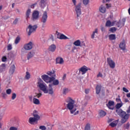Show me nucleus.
Here are the masks:
<instances>
[{
	"label": "nucleus",
	"instance_id": "obj_1",
	"mask_svg": "<svg viewBox=\"0 0 130 130\" xmlns=\"http://www.w3.org/2000/svg\"><path fill=\"white\" fill-rule=\"evenodd\" d=\"M38 87H39L40 90L43 91L45 94H49V95H53V88L51 85H48V87L43 83V81L39 79L38 82Z\"/></svg>",
	"mask_w": 130,
	"mask_h": 130
},
{
	"label": "nucleus",
	"instance_id": "obj_2",
	"mask_svg": "<svg viewBox=\"0 0 130 130\" xmlns=\"http://www.w3.org/2000/svg\"><path fill=\"white\" fill-rule=\"evenodd\" d=\"M67 109L70 111V113L73 115L76 116L79 113V110H77V105L75 104V101L70 98L68 101V104L67 105Z\"/></svg>",
	"mask_w": 130,
	"mask_h": 130
},
{
	"label": "nucleus",
	"instance_id": "obj_3",
	"mask_svg": "<svg viewBox=\"0 0 130 130\" xmlns=\"http://www.w3.org/2000/svg\"><path fill=\"white\" fill-rule=\"evenodd\" d=\"M120 107H121V104H117L116 105V108L117 109L116 110V112L122 117L121 120V123H125L126 121L128 119L129 117V114H126V112L122 111V110L119 109Z\"/></svg>",
	"mask_w": 130,
	"mask_h": 130
},
{
	"label": "nucleus",
	"instance_id": "obj_4",
	"mask_svg": "<svg viewBox=\"0 0 130 130\" xmlns=\"http://www.w3.org/2000/svg\"><path fill=\"white\" fill-rule=\"evenodd\" d=\"M42 78L46 83L49 84V85L52 87L59 85V81L57 79H55V77L49 78V76L44 75L42 76Z\"/></svg>",
	"mask_w": 130,
	"mask_h": 130
},
{
	"label": "nucleus",
	"instance_id": "obj_5",
	"mask_svg": "<svg viewBox=\"0 0 130 130\" xmlns=\"http://www.w3.org/2000/svg\"><path fill=\"white\" fill-rule=\"evenodd\" d=\"M72 2L73 3L74 6H75V12L77 14V18H79V17H80V16H81V15L82 14V12L81 11L82 4L79 3L77 5H76V3H77L76 0H72Z\"/></svg>",
	"mask_w": 130,
	"mask_h": 130
},
{
	"label": "nucleus",
	"instance_id": "obj_6",
	"mask_svg": "<svg viewBox=\"0 0 130 130\" xmlns=\"http://www.w3.org/2000/svg\"><path fill=\"white\" fill-rule=\"evenodd\" d=\"M37 29V25H35L34 26H32V25L30 24L27 27V28L26 29V31L28 32V36H30L33 32H35V31H36V29Z\"/></svg>",
	"mask_w": 130,
	"mask_h": 130
},
{
	"label": "nucleus",
	"instance_id": "obj_7",
	"mask_svg": "<svg viewBox=\"0 0 130 130\" xmlns=\"http://www.w3.org/2000/svg\"><path fill=\"white\" fill-rule=\"evenodd\" d=\"M107 62L109 66L110 69H115V62L110 58H107Z\"/></svg>",
	"mask_w": 130,
	"mask_h": 130
},
{
	"label": "nucleus",
	"instance_id": "obj_8",
	"mask_svg": "<svg viewBox=\"0 0 130 130\" xmlns=\"http://www.w3.org/2000/svg\"><path fill=\"white\" fill-rule=\"evenodd\" d=\"M48 18V16L47 15V12L44 11L42 14L41 22L43 24H45L46 22H47V18Z\"/></svg>",
	"mask_w": 130,
	"mask_h": 130
},
{
	"label": "nucleus",
	"instance_id": "obj_9",
	"mask_svg": "<svg viewBox=\"0 0 130 130\" xmlns=\"http://www.w3.org/2000/svg\"><path fill=\"white\" fill-rule=\"evenodd\" d=\"M40 4L43 10H48V4L46 3V0H41Z\"/></svg>",
	"mask_w": 130,
	"mask_h": 130
},
{
	"label": "nucleus",
	"instance_id": "obj_10",
	"mask_svg": "<svg viewBox=\"0 0 130 130\" xmlns=\"http://www.w3.org/2000/svg\"><path fill=\"white\" fill-rule=\"evenodd\" d=\"M33 48V43L30 42L29 43L26 44L24 46V49L25 50H31Z\"/></svg>",
	"mask_w": 130,
	"mask_h": 130
},
{
	"label": "nucleus",
	"instance_id": "obj_11",
	"mask_svg": "<svg viewBox=\"0 0 130 130\" xmlns=\"http://www.w3.org/2000/svg\"><path fill=\"white\" fill-rule=\"evenodd\" d=\"M39 18V12L37 11H35L32 14V20L36 21V20H38Z\"/></svg>",
	"mask_w": 130,
	"mask_h": 130
},
{
	"label": "nucleus",
	"instance_id": "obj_12",
	"mask_svg": "<svg viewBox=\"0 0 130 130\" xmlns=\"http://www.w3.org/2000/svg\"><path fill=\"white\" fill-rule=\"evenodd\" d=\"M107 106L109 109L113 110L114 108V102L112 101H109L108 103L107 104Z\"/></svg>",
	"mask_w": 130,
	"mask_h": 130
},
{
	"label": "nucleus",
	"instance_id": "obj_13",
	"mask_svg": "<svg viewBox=\"0 0 130 130\" xmlns=\"http://www.w3.org/2000/svg\"><path fill=\"white\" fill-rule=\"evenodd\" d=\"M47 75L49 76V78H55L56 77V75H55V71L54 70H52L51 71H48L47 73Z\"/></svg>",
	"mask_w": 130,
	"mask_h": 130
},
{
	"label": "nucleus",
	"instance_id": "obj_14",
	"mask_svg": "<svg viewBox=\"0 0 130 130\" xmlns=\"http://www.w3.org/2000/svg\"><path fill=\"white\" fill-rule=\"evenodd\" d=\"M79 73H82V75H84L87 72H88V69L87 67L84 66L79 69Z\"/></svg>",
	"mask_w": 130,
	"mask_h": 130
},
{
	"label": "nucleus",
	"instance_id": "obj_15",
	"mask_svg": "<svg viewBox=\"0 0 130 130\" xmlns=\"http://www.w3.org/2000/svg\"><path fill=\"white\" fill-rule=\"evenodd\" d=\"M35 55V51L31 50L30 52H29L27 54V58L28 60L30 59V58H32L33 56Z\"/></svg>",
	"mask_w": 130,
	"mask_h": 130
},
{
	"label": "nucleus",
	"instance_id": "obj_16",
	"mask_svg": "<svg viewBox=\"0 0 130 130\" xmlns=\"http://www.w3.org/2000/svg\"><path fill=\"white\" fill-rule=\"evenodd\" d=\"M33 116L37 121H38V120H39V119H40V116H39V115L38 114V112H37V111L36 110L34 111Z\"/></svg>",
	"mask_w": 130,
	"mask_h": 130
},
{
	"label": "nucleus",
	"instance_id": "obj_17",
	"mask_svg": "<svg viewBox=\"0 0 130 130\" xmlns=\"http://www.w3.org/2000/svg\"><path fill=\"white\" fill-rule=\"evenodd\" d=\"M119 48L122 50H125V41L123 40L119 44Z\"/></svg>",
	"mask_w": 130,
	"mask_h": 130
},
{
	"label": "nucleus",
	"instance_id": "obj_18",
	"mask_svg": "<svg viewBox=\"0 0 130 130\" xmlns=\"http://www.w3.org/2000/svg\"><path fill=\"white\" fill-rule=\"evenodd\" d=\"M57 38H58V39H69V38L68 37H67V36H64L63 34H59L58 33L57 34Z\"/></svg>",
	"mask_w": 130,
	"mask_h": 130
},
{
	"label": "nucleus",
	"instance_id": "obj_19",
	"mask_svg": "<svg viewBox=\"0 0 130 130\" xmlns=\"http://www.w3.org/2000/svg\"><path fill=\"white\" fill-rule=\"evenodd\" d=\"M102 88V86L101 85H97L95 87L96 90V94L98 95L100 94V92H101V89Z\"/></svg>",
	"mask_w": 130,
	"mask_h": 130
},
{
	"label": "nucleus",
	"instance_id": "obj_20",
	"mask_svg": "<svg viewBox=\"0 0 130 130\" xmlns=\"http://www.w3.org/2000/svg\"><path fill=\"white\" fill-rule=\"evenodd\" d=\"M56 63H59V64H62L63 63V59L61 57H57L56 58Z\"/></svg>",
	"mask_w": 130,
	"mask_h": 130
},
{
	"label": "nucleus",
	"instance_id": "obj_21",
	"mask_svg": "<svg viewBox=\"0 0 130 130\" xmlns=\"http://www.w3.org/2000/svg\"><path fill=\"white\" fill-rule=\"evenodd\" d=\"M119 120L118 119L117 120L113 121V122L109 124L110 126H111V127H115V126L117 125Z\"/></svg>",
	"mask_w": 130,
	"mask_h": 130
},
{
	"label": "nucleus",
	"instance_id": "obj_22",
	"mask_svg": "<svg viewBox=\"0 0 130 130\" xmlns=\"http://www.w3.org/2000/svg\"><path fill=\"white\" fill-rule=\"evenodd\" d=\"M56 49V46H55L54 44H52L49 48V51H51V52H54V51H55Z\"/></svg>",
	"mask_w": 130,
	"mask_h": 130
},
{
	"label": "nucleus",
	"instance_id": "obj_23",
	"mask_svg": "<svg viewBox=\"0 0 130 130\" xmlns=\"http://www.w3.org/2000/svg\"><path fill=\"white\" fill-rule=\"evenodd\" d=\"M16 69V67L15 66V64H13L10 67V70L9 71V74L10 75H13L14 73H15V70Z\"/></svg>",
	"mask_w": 130,
	"mask_h": 130
},
{
	"label": "nucleus",
	"instance_id": "obj_24",
	"mask_svg": "<svg viewBox=\"0 0 130 130\" xmlns=\"http://www.w3.org/2000/svg\"><path fill=\"white\" fill-rule=\"evenodd\" d=\"M28 122L30 124H34V122H37V121L34 117H30L28 119Z\"/></svg>",
	"mask_w": 130,
	"mask_h": 130
},
{
	"label": "nucleus",
	"instance_id": "obj_25",
	"mask_svg": "<svg viewBox=\"0 0 130 130\" xmlns=\"http://www.w3.org/2000/svg\"><path fill=\"white\" fill-rule=\"evenodd\" d=\"M99 11L101 13H105V12H106V8H105V6L102 5L99 8Z\"/></svg>",
	"mask_w": 130,
	"mask_h": 130
},
{
	"label": "nucleus",
	"instance_id": "obj_26",
	"mask_svg": "<svg viewBox=\"0 0 130 130\" xmlns=\"http://www.w3.org/2000/svg\"><path fill=\"white\" fill-rule=\"evenodd\" d=\"M74 45H75V46H80V47L82 46H81V41H80V40H78L77 41H76L75 42H74L73 43Z\"/></svg>",
	"mask_w": 130,
	"mask_h": 130
},
{
	"label": "nucleus",
	"instance_id": "obj_27",
	"mask_svg": "<svg viewBox=\"0 0 130 130\" xmlns=\"http://www.w3.org/2000/svg\"><path fill=\"white\" fill-rule=\"evenodd\" d=\"M99 114L101 117H104L106 115V113L103 110H100Z\"/></svg>",
	"mask_w": 130,
	"mask_h": 130
},
{
	"label": "nucleus",
	"instance_id": "obj_28",
	"mask_svg": "<svg viewBox=\"0 0 130 130\" xmlns=\"http://www.w3.org/2000/svg\"><path fill=\"white\" fill-rule=\"evenodd\" d=\"M33 103L34 104H36L37 105H39L40 104V101H39V100L34 98H33Z\"/></svg>",
	"mask_w": 130,
	"mask_h": 130
},
{
	"label": "nucleus",
	"instance_id": "obj_29",
	"mask_svg": "<svg viewBox=\"0 0 130 130\" xmlns=\"http://www.w3.org/2000/svg\"><path fill=\"white\" fill-rule=\"evenodd\" d=\"M109 39L110 40H115L116 39V37L115 35H113V34L110 35L109 36Z\"/></svg>",
	"mask_w": 130,
	"mask_h": 130
},
{
	"label": "nucleus",
	"instance_id": "obj_30",
	"mask_svg": "<svg viewBox=\"0 0 130 130\" xmlns=\"http://www.w3.org/2000/svg\"><path fill=\"white\" fill-rule=\"evenodd\" d=\"M95 34H98V29L97 28L95 29V31H94L91 35L92 39H94V38H95Z\"/></svg>",
	"mask_w": 130,
	"mask_h": 130
},
{
	"label": "nucleus",
	"instance_id": "obj_31",
	"mask_svg": "<svg viewBox=\"0 0 130 130\" xmlns=\"http://www.w3.org/2000/svg\"><path fill=\"white\" fill-rule=\"evenodd\" d=\"M84 130H91V124L89 123H87L85 126Z\"/></svg>",
	"mask_w": 130,
	"mask_h": 130
},
{
	"label": "nucleus",
	"instance_id": "obj_32",
	"mask_svg": "<svg viewBox=\"0 0 130 130\" xmlns=\"http://www.w3.org/2000/svg\"><path fill=\"white\" fill-rule=\"evenodd\" d=\"M30 73L28 72H26V75L25 76V79H26V80H29V79H30Z\"/></svg>",
	"mask_w": 130,
	"mask_h": 130
},
{
	"label": "nucleus",
	"instance_id": "obj_33",
	"mask_svg": "<svg viewBox=\"0 0 130 130\" xmlns=\"http://www.w3.org/2000/svg\"><path fill=\"white\" fill-rule=\"evenodd\" d=\"M31 13V10L30 9H28L26 11V18L28 19L29 18V16H30V14Z\"/></svg>",
	"mask_w": 130,
	"mask_h": 130
},
{
	"label": "nucleus",
	"instance_id": "obj_34",
	"mask_svg": "<svg viewBox=\"0 0 130 130\" xmlns=\"http://www.w3.org/2000/svg\"><path fill=\"white\" fill-rule=\"evenodd\" d=\"M106 27H111V21H110V20L107 21L106 23Z\"/></svg>",
	"mask_w": 130,
	"mask_h": 130
},
{
	"label": "nucleus",
	"instance_id": "obj_35",
	"mask_svg": "<svg viewBox=\"0 0 130 130\" xmlns=\"http://www.w3.org/2000/svg\"><path fill=\"white\" fill-rule=\"evenodd\" d=\"M116 28L115 27H111L109 29V31L110 32H112V33H114V32H116Z\"/></svg>",
	"mask_w": 130,
	"mask_h": 130
},
{
	"label": "nucleus",
	"instance_id": "obj_36",
	"mask_svg": "<svg viewBox=\"0 0 130 130\" xmlns=\"http://www.w3.org/2000/svg\"><path fill=\"white\" fill-rule=\"evenodd\" d=\"M20 39L21 38H20V37H17L15 39V44H18V42H20Z\"/></svg>",
	"mask_w": 130,
	"mask_h": 130
},
{
	"label": "nucleus",
	"instance_id": "obj_37",
	"mask_svg": "<svg viewBox=\"0 0 130 130\" xmlns=\"http://www.w3.org/2000/svg\"><path fill=\"white\" fill-rule=\"evenodd\" d=\"M90 0H83V4L84 6H87V5H89V2Z\"/></svg>",
	"mask_w": 130,
	"mask_h": 130
},
{
	"label": "nucleus",
	"instance_id": "obj_38",
	"mask_svg": "<svg viewBox=\"0 0 130 130\" xmlns=\"http://www.w3.org/2000/svg\"><path fill=\"white\" fill-rule=\"evenodd\" d=\"M18 22H19V18H15L13 22V25H17V24H18Z\"/></svg>",
	"mask_w": 130,
	"mask_h": 130
},
{
	"label": "nucleus",
	"instance_id": "obj_39",
	"mask_svg": "<svg viewBox=\"0 0 130 130\" xmlns=\"http://www.w3.org/2000/svg\"><path fill=\"white\" fill-rule=\"evenodd\" d=\"M123 126L126 129H128V128H129V123H127V124H125L123 125Z\"/></svg>",
	"mask_w": 130,
	"mask_h": 130
},
{
	"label": "nucleus",
	"instance_id": "obj_40",
	"mask_svg": "<svg viewBox=\"0 0 130 130\" xmlns=\"http://www.w3.org/2000/svg\"><path fill=\"white\" fill-rule=\"evenodd\" d=\"M7 56H4L2 58V61H3L4 62H6V61H7Z\"/></svg>",
	"mask_w": 130,
	"mask_h": 130
},
{
	"label": "nucleus",
	"instance_id": "obj_41",
	"mask_svg": "<svg viewBox=\"0 0 130 130\" xmlns=\"http://www.w3.org/2000/svg\"><path fill=\"white\" fill-rule=\"evenodd\" d=\"M36 95H35V97H37L38 98H40L41 96H42V93H36Z\"/></svg>",
	"mask_w": 130,
	"mask_h": 130
},
{
	"label": "nucleus",
	"instance_id": "obj_42",
	"mask_svg": "<svg viewBox=\"0 0 130 130\" xmlns=\"http://www.w3.org/2000/svg\"><path fill=\"white\" fill-rule=\"evenodd\" d=\"M6 93L8 95H10V94H11L12 93V89H8L6 90Z\"/></svg>",
	"mask_w": 130,
	"mask_h": 130
},
{
	"label": "nucleus",
	"instance_id": "obj_43",
	"mask_svg": "<svg viewBox=\"0 0 130 130\" xmlns=\"http://www.w3.org/2000/svg\"><path fill=\"white\" fill-rule=\"evenodd\" d=\"M69 92V89L68 88H65L63 89V94H67Z\"/></svg>",
	"mask_w": 130,
	"mask_h": 130
},
{
	"label": "nucleus",
	"instance_id": "obj_44",
	"mask_svg": "<svg viewBox=\"0 0 130 130\" xmlns=\"http://www.w3.org/2000/svg\"><path fill=\"white\" fill-rule=\"evenodd\" d=\"M97 77L98 78H103V75L101 72H100L98 74Z\"/></svg>",
	"mask_w": 130,
	"mask_h": 130
},
{
	"label": "nucleus",
	"instance_id": "obj_45",
	"mask_svg": "<svg viewBox=\"0 0 130 130\" xmlns=\"http://www.w3.org/2000/svg\"><path fill=\"white\" fill-rule=\"evenodd\" d=\"M40 129L42 130H46V127L45 126H40L39 127Z\"/></svg>",
	"mask_w": 130,
	"mask_h": 130
},
{
	"label": "nucleus",
	"instance_id": "obj_46",
	"mask_svg": "<svg viewBox=\"0 0 130 130\" xmlns=\"http://www.w3.org/2000/svg\"><path fill=\"white\" fill-rule=\"evenodd\" d=\"M16 97H17V94L16 93H14L12 94V100H14Z\"/></svg>",
	"mask_w": 130,
	"mask_h": 130
},
{
	"label": "nucleus",
	"instance_id": "obj_47",
	"mask_svg": "<svg viewBox=\"0 0 130 130\" xmlns=\"http://www.w3.org/2000/svg\"><path fill=\"white\" fill-rule=\"evenodd\" d=\"M10 130H18V128L16 127H14V126H12V127H11L10 128H9Z\"/></svg>",
	"mask_w": 130,
	"mask_h": 130
},
{
	"label": "nucleus",
	"instance_id": "obj_48",
	"mask_svg": "<svg viewBox=\"0 0 130 130\" xmlns=\"http://www.w3.org/2000/svg\"><path fill=\"white\" fill-rule=\"evenodd\" d=\"M8 50H11L12 49V45L9 44L7 46Z\"/></svg>",
	"mask_w": 130,
	"mask_h": 130
},
{
	"label": "nucleus",
	"instance_id": "obj_49",
	"mask_svg": "<svg viewBox=\"0 0 130 130\" xmlns=\"http://www.w3.org/2000/svg\"><path fill=\"white\" fill-rule=\"evenodd\" d=\"M123 91L126 93H128V90H127V89H126L125 87H123Z\"/></svg>",
	"mask_w": 130,
	"mask_h": 130
},
{
	"label": "nucleus",
	"instance_id": "obj_50",
	"mask_svg": "<svg viewBox=\"0 0 130 130\" xmlns=\"http://www.w3.org/2000/svg\"><path fill=\"white\" fill-rule=\"evenodd\" d=\"M117 26L119 27H120V25H121V22L120 21H119L117 23Z\"/></svg>",
	"mask_w": 130,
	"mask_h": 130
},
{
	"label": "nucleus",
	"instance_id": "obj_51",
	"mask_svg": "<svg viewBox=\"0 0 130 130\" xmlns=\"http://www.w3.org/2000/svg\"><path fill=\"white\" fill-rule=\"evenodd\" d=\"M101 31H102V32H105L106 29H105V28H104V27H103V26H102V27H101Z\"/></svg>",
	"mask_w": 130,
	"mask_h": 130
},
{
	"label": "nucleus",
	"instance_id": "obj_52",
	"mask_svg": "<svg viewBox=\"0 0 130 130\" xmlns=\"http://www.w3.org/2000/svg\"><path fill=\"white\" fill-rule=\"evenodd\" d=\"M90 91V90L89 89H86L85 90V92L86 94H89V91Z\"/></svg>",
	"mask_w": 130,
	"mask_h": 130
},
{
	"label": "nucleus",
	"instance_id": "obj_53",
	"mask_svg": "<svg viewBox=\"0 0 130 130\" xmlns=\"http://www.w3.org/2000/svg\"><path fill=\"white\" fill-rule=\"evenodd\" d=\"M36 5H37V4H32V5H31L30 8H31V9H34V7H35V6H36Z\"/></svg>",
	"mask_w": 130,
	"mask_h": 130
},
{
	"label": "nucleus",
	"instance_id": "obj_54",
	"mask_svg": "<svg viewBox=\"0 0 130 130\" xmlns=\"http://www.w3.org/2000/svg\"><path fill=\"white\" fill-rule=\"evenodd\" d=\"M122 22H123V23H122V26H124V22H125V20L123 19Z\"/></svg>",
	"mask_w": 130,
	"mask_h": 130
},
{
	"label": "nucleus",
	"instance_id": "obj_55",
	"mask_svg": "<svg viewBox=\"0 0 130 130\" xmlns=\"http://www.w3.org/2000/svg\"><path fill=\"white\" fill-rule=\"evenodd\" d=\"M127 113H130V106L128 108V110H127Z\"/></svg>",
	"mask_w": 130,
	"mask_h": 130
},
{
	"label": "nucleus",
	"instance_id": "obj_56",
	"mask_svg": "<svg viewBox=\"0 0 130 130\" xmlns=\"http://www.w3.org/2000/svg\"><path fill=\"white\" fill-rule=\"evenodd\" d=\"M113 121V119H110L108 120V122H111V121Z\"/></svg>",
	"mask_w": 130,
	"mask_h": 130
},
{
	"label": "nucleus",
	"instance_id": "obj_57",
	"mask_svg": "<svg viewBox=\"0 0 130 130\" xmlns=\"http://www.w3.org/2000/svg\"><path fill=\"white\" fill-rule=\"evenodd\" d=\"M1 67H2V68H6V64H2Z\"/></svg>",
	"mask_w": 130,
	"mask_h": 130
},
{
	"label": "nucleus",
	"instance_id": "obj_58",
	"mask_svg": "<svg viewBox=\"0 0 130 130\" xmlns=\"http://www.w3.org/2000/svg\"><path fill=\"white\" fill-rule=\"evenodd\" d=\"M126 96H127V97H128V98H130V93H127Z\"/></svg>",
	"mask_w": 130,
	"mask_h": 130
},
{
	"label": "nucleus",
	"instance_id": "obj_59",
	"mask_svg": "<svg viewBox=\"0 0 130 130\" xmlns=\"http://www.w3.org/2000/svg\"><path fill=\"white\" fill-rule=\"evenodd\" d=\"M114 24H115V21H114L113 22H111V26H114Z\"/></svg>",
	"mask_w": 130,
	"mask_h": 130
},
{
	"label": "nucleus",
	"instance_id": "obj_60",
	"mask_svg": "<svg viewBox=\"0 0 130 130\" xmlns=\"http://www.w3.org/2000/svg\"><path fill=\"white\" fill-rule=\"evenodd\" d=\"M124 101H125V102H128L129 101H128V100H127V99H125Z\"/></svg>",
	"mask_w": 130,
	"mask_h": 130
},
{
	"label": "nucleus",
	"instance_id": "obj_61",
	"mask_svg": "<svg viewBox=\"0 0 130 130\" xmlns=\"http://www.w3.org/2000/svg\"><path fill=\"white\" fill-rule=\"evenodd\" d=\"M51 39L53 41L54 40V39L53 38V36H51Z\"/></svg>",
	"mask_w": 130,
	"mask_h": 130
},
{
	"label": "nucleus",
	"instance_id": "obj_62",
	"mask_svg": "<svg viewBox=\"0 0 130 130\" xmlns=\"http://www.w3.org/2000/svg\"><path fill=\"white\" fill-rule=\"evenodd\" d=\"M2 126H3V124L2 123L0 122V128H2Z\"/></svg>",
	"mask_w": 130,
	"mask_h": 130
},
{
	"label": "nucleus",
	"instance_id": "obj_63",
	"mask_svg": "<svg viewBox=\"0 0 130 130\" xmlns=\"http://www.w3.org/2000/svg\"><path fill=\"white\" fill-rule=\"evenodd\" d=\"M15 6V3H13L12 5V8H14V6Z\"/></svg>",
	"mask_w": 130,
	"mask_h": 130
},
{
	"label": "nucleus",
	"instance_id": "obj_64",
	"mask_svg": "<svg viewBox=\"0 0 130 130\" xmlns=\"http://www.w3.org/2000/svg\"><path fill=\"white\" fill-rule=\"evenodd\" d=\"M3 9V6H0V11Z\"/></svg>",
	"mask_w": 130,
	"mask_h": 130
}]
</instances>
